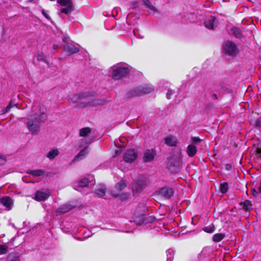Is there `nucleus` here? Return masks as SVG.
<instances>
[{
  "label": "nucleus",
  "mask_w": 261,
  "mask_h": 261,
  "mask_svg": "<svg viewBox=\"0 0 261 261\" xmlns=\"http://www.w3.org/2000/svg\"><path fill=\"white\" fill-rule=\"evenodd\" d=\"M51 195L49 190L38 191L36 192L35 199L38 201H45Z\"/></svg>",
  "instance_id": "obj_11"
},
{
  "label": "nucleus",
  "mask_w": 261,
  "mask_h": 261,
  "mask_svg": "<svg viewBox=\"0 0 261 261\" xmlns=\"http://www.w3.org/2000/svg\"><path fill=\"white\" fill-rule=\"evenodd\" d=\"M41 12H42V14H43V15L48 20H50V17H49V16L48 15V14L47 13L46 11L44 10V9H42V11H41Z\"/></svg>",
  "instance_id": "obj_40"
},
{
  "label": "nucleus",
  "mask_w": 261,
  "mask_h": 261,
  "mask_svg": "<svg viewBox=\"0 0 261 261\" xmlns=\"http://www.w3.org/2000/svg\"><path fill=\"white\" fill-rule=\"evenodd\" d=\"M7 261H20V259L16 254L11 253L7 257Z\"/></svg>",
  "instance_id": "obj_28"
},
{
  "label": "nucleus",
  "mask_w": 261,
  "mask_h": 261,
  "mask_svg": "<svg viewBox=\"0 0 261 261\" xmlns=\"http://www.w3.org/2000/svg\"><path fill=\"white\" fill-rule=\"evenodd\" d=\"M16 106V104H14L12 101H10L7 107L5 109L2 110L1 114H4L8 113L12 108Z\"/></svg>",
  "instance_id": "obj_29"
},
{
  "label": "nucleus",
  "mask_w": 261,
  "mask_h": 261,
  "mask_svg": "<svg viewBox=\"0 0 261 261\" xmlns=\"http://www.w3.org/2000/svg\"><path fill=\"white\" fill-rule=\"evenodd\" d=\"M27 173L34 176H41L44 174V171L42 169L29 170Z\"/></svg>",
  "instance_id": "obj_23"
},
{
  "label": "nucleus",
  "mask_w": 261,
  "mask_h": 261,
  "mask_svg": "<svg viewBox=\"0 0 261 261\" xmlns=\"http://www.w3.org/2000/svg\"><path fill=\"white\" fill-rule=\"evenodd\" d=\"M133 33L135 36L139 38H143V36L139 35V31L137 29H135L133 31Z\"/></svg>",
  "instance_id": "obj_39"
},
{
  "label": "nucleus",
  "mask_w": 261,
  "mask_h": 261,
  "mask_svg": "<svg viewBox=\"0 0 261 261\" xmlns=\"http://www.w3.org/2000/svg\"><path fill=\"white\" fill-rule=\"evenodd\" d=\"M134 221L138 225H141L144 223L145 215L143 214H141L138 216H135Z\"/></svg>",
  "instance_id": "obj_22"
},
{
  "label": "nucleus",
  "mask_w": 261,
  "mask_h": 261,
  "mask_svg": "<svg viewBox=\"0 0 261 261\" xmlns=\"http://www.w3.org/2000/svg\"><path fill=\"white\" fill-rule=\"evenodd\" d=\"M256 153L259 154L258 156L261 157V148L257 147L255 150Z\"/></svg>",
  "instance_id": "obj_46"
},
{
  "label": "nucleus",
  "mask_w": 261,
  "mask_h": 261,
  "mask_svg": "<svg viewBox=\"0 0 261 261\" xmlns=\"http://www.w3.org/2000/svg\"><path fill=\"white\" fill-rule=\"evenodd\" d=\"M134 181V182L132 186V190L134 193H139L142 191L147 184L146 178L142 175H139Z\"/></svg>",
  "instance_id": "obj_6"
},
{
  "label": "nucleus",
  "mask_w": 261,
  "mask_h": 261,
  "mask_svg": "<svg viewBox=\"0 0 261 261\" xmlns=\"http://www.w3.org/2000/svg\"><path fill=\"white\" fill-rule=\"evenodd\" d=\"M191 140L193 144H197L201 141V140L198 137H192Z\"/></svg>",
  "instance_id": "obj_37"
},
{
  "label": "nucleus",
  "mask_w": 261,
  "mask_h": 261,
  "mask_svg": "<svg viewBox=\"0 0 261 261\" xmlns=\"http://www.w3.org/2000/svg\"><path fill=\"white\" fill-rule=\"evenodd\" d=\"M255 126L258 127H261V119H257L255 122Z\"/></svg>",
  "instance_id": "obj_41"
},
{
  "label": "nucleus",
  "mask_w": 261,
  "mask_h": 261,
  "mask_svg": "<svg viewBox=\"0 0 261 261\" xmlns=\"http://www.w3.org/2000/svg\"><path fill=\"white\" fill-rule=\"evenodd\" d=\"M65 7L66 8H63L61 10V12L63 13L67 14L70 13L73 10L72 4Z\"/></svg>",
  "instance_id": "obj_31"
},
{
  "label": "nucleus",
  "mask_w": 261,
  "mask_h": 261,
  "mask_svg": "<svg viewBox=\"0 0 261 261\" xmlns=\"http://www.w3.org/2000/svg\"><path fill=\"white\" fill-rule=\"evenodd\" d=\"M120 150H117V151H116V154H118V153H120Z\"/></svg>",
  "instance_id": "obj_50"
},
{
  "label": "nucleus",
  "mask_w": 261,
  "mask_h": 261,
  "mask_svg": "<svg viewBox=\"0 0 261 261\" xmlns=\"http://www.w3.org/2000/svg\"><path fill=\"white\" fill-rule=\"evenodd\" d=\"M112 76L113 79L119 80L125 76L129 72V69L126 65L124 63H119L112 67Z\"/></svg>",
  "instance_id": "obj_3"
},
{
  "label": "nucleus",
  "mask_w": 261,
  "mask_h": 261,
  "mask_svg": "<svg viewBox=\"0 0 261 261\" xmlns=\"http://www.w3.org/2000/svg\"><path fill=\"white\" fill-rule=\"evenodd\" d=\"M106 189L105 185H99L97 186L95 192L97 195L100 196H103L105 195Z\"/></svg>",
  "instance_id": "obj_20"
},
{
  "label": "nucleus",
  "mask_w": 261,
  "mask_h": 261,
  "mask_svg": "<svg viewBox=\"0 0 261 261\" xmlns=\"http://www.w3.org/2000/svg\"><path fill=\"white\" fill-rule=\"evenodd\" d=\"M91 132V129L89 127L83 128L80 131V135L81 137H88Z\"/></svg>",
  "instance_id": "obj_25"
},
{
  "label": "nucleus",
  "mask_w": 261,
  "mask_h": 261,
  "mask_svg": "<svg viewBox=\"0 0 261 261\" xmlns=\"http://www.w3.org/2000/svg\"><path fill=\"white\" fill-rule=\"evenodd\" d=\"M223 53L227 56L228 55V41H225L222 48Z\"/></svg>",
  "instance_id": "obj_35"
},
{
  "label": "nucleus",
  "mask_w": 261,
  "mask_h": 261,
  "mask_svg": "<svg viewBox=\"0 0 261 261\" xmlns=\"http://www.w3.org/2000/svg\"><path fill=\"white\" fill-rule=\"evenodd\" d=\"M225 237V234L222 233H216L213 236V240L215 242H219Z\"/></svg>",
  "instance_id": "obj_26"
},
{
  "label": "nucleus",
  "mask_w": 261,
  "mask_h": 261,
  "mask_svg": "<svg viewBox=\"0 0 261 261\" xmlns=\"http://www.w3.org/2000/svg\"><path fill=\"white\" fill-rule=\"evenodd\" d=\"M232 241H233V240H231V242H232ZM233 245H234V243H233L232 242H231V243L229 242V246H233Z\"/></svg>",
  "instance_id": "obj_49"
},
{
  "label": "nucleus",
  "mask_w": 261,
  "mask_h": 261,
  "mask_svg": "<svg viewBox=\"0 0 261 261\" xmlns=\"http://www.w3.org/2000/svg\"><path fill=\"white\" fill-rule=\"evenodd\" d=\"M167 260L166 261H172L173 258V250L168 249L166 251Z\"/></svg>",
  "instance_id": "obj_36"
},
{
  "label": "nucleus",
  "mask_w": 261,
  "mask_h": 261,
  "mask_svg": "<svg viewBox=\"0 0 261 261\" xmlns=\"http://www.w3.org/2000/svg\"><path fill=\"white\" fill-rule=\"evenodd\" d=\"M213 96L215 98H216V97H217L216 94H213Z\"/></svg>",
  "instance_id": "obj_52"
},
{
  "label": "nucleus",
  "mask_w": 261,
  "mask_h": 261,
  "mask_svg": "<svg viewBox=\"0 0 261 261\" xmlns=\"http://www.w3.org/2000/svg\"><path fill=\"white\" fill-rule=\"evenodd\" d=\"M226 169H228V165H226Z\"/></svg>",
  "instance_id": "obj_53"
},
{
  "label": "nucleus",
  "mask_w": 261,
  "mask_h": 261,
  "mask_svg": "<svg viewBox=\"0 0 261 261\" xmlns=\"http://www.w3.org/2000/svg\"><path fill=\"white\" fill-rule=\"evenodd\" d=\"M90 142H91V141H90V140H89V141H87V140H86V143L87 144H88V143H90Z\"/></svg>",
  "instance_id": "obj_51"
},
{
  "label": "nucleus",
  "mask_w": 261,
  "mask_h": 261,
  "mask_svg": "<svg viewBox=\"0 0 261 261\" xmlns=\"http://www.w3.org/2000/svg\"><path fill=\"white\" fill-rule=\"evenodd\" d=\"M6 159L3 156H0V166L4 165L6 163Z\"/></svg>",
  "instance_id": "obj_43"
},
{
  "label": "nucleus",
  "mask_w": 261,
  "mask_h": 261,
  "mask_svg": "<svg viewBox=\"0 0 261 261\" xmlns=\"http://www.w3.org/2000/svg\"><path fill=\"white\" fill-rule=\"evenodd\" d=\"M172 94V91L171 90H168L167 94H166V97L167 99H170L171 98V95Z\"/></svg>",
  "instance_id": "obj_44"
},
{
  "label": "nucleus",
  "mask_w": 261,
  "mask_h": 261,
  "mask_svg": "<svg viewBox=\"0 0 261 261\" xmlns=\"http://www.w3.org/2000/svg\"><path fill=\"white\" fill-rule=\"evenodd\" d=\"M244 28L242 26H233L230 30V35L235 38L241 40L244 38Z\"/></svg>",
  "instance_id": "obj_8"
},
{
  "label": "nucleus",
  "mask_w": 261,
  "mask_h": 261,
  "mask_svg": "<svg viewBox=\"0 0 261 261\" xmlns=\"http://www.w3.org/2000/svg\"><path fill=\"white\" fill-rule=\"evenodd\" d=\"M251 194L254 197L258 196V192H257L254 188L251 189Z\"/></svg>",
  "instance_id": "obj_42"
},
{
  "label": "nucleus",
  "mask_w": 261,
  "mask_h": 261,
  "mask_svg": "<svg viewBox=\"0 0 261 261\" xmlns=\"http://www.w3.org/2000/svg\"><path fill=\"white\" fill-rule=\"evenodd\" d=\"M215 228L213 224H211L209 226L204 227L203 230L207 233H212L215 231Z\"/></svg>",
  "instance_id": "obj_30"
},
{
  "label": "nucleus",
  "mask_w": 261,
  "mask_h": 261,
  "mask_svg": "<svg viewBox=\"0 0 261 261\" xmlns=\"http://www.w3.org/2000/svg\"><path fill=\"white\" fill-rule=\"evenodd\" d=\"M37 59L38 61H44V57L43 55H38L36 56Z\"/></svg>",
  "instance_id": "obj_45"
},
{
  "label": "nucleus",
  "mask_w": 261,
  "mask_h": 261,
  "mask_svg": "<svg viewBox=\"0 0 261 261\" xmlns=\"http://www.w3.org/2000/svg\"><path fill=\"white\" fill-rule=\"evenodd\" d=\"M156 194L161 197L169 199L173 196L174 190L172 188L164 187L156 191Z\"/></svg>",
  "instance_id": "obj_7"
},
{
  "label": "nucleus",
  "mask_w": 261,
  "mask_h": 261,
  "mask_svg": "<svg viewBox=\"0 0 261 261\" xmlns=\"http://www.w3.org/2000/svg\"><path fill=\"white\" fill-rule=\"evenodd\" d=\"M260 96H261V93H260Z\"/></svg>",
  "instance_id": "obj_54"
},
{
  "label": "nucleus",
  "mask_w": 261,
  "mask_h": 261,
  "mask_svg": "<svg viewBox=\"0 0 261 261\" xmlns=\"http://www.w3.org/2000/svg\"><path fill=\"white\" fill-rule=\"evenodd\" d=\"M240 54V50L238 45L232 41H229V57L236 58Z\"/></svg>",
  "instance_id": "obj_10"
},
{
  "label": "nucleus",
  "mask_w": 261,
  "mask_h": 261,
  "mask_svg": "<svg viewBox=\"0 0 261 261\" xmlns=\"http://www.w3.org/2000/svg\"><path fill=\"white\" fill-rule=\"evenodd\" d=\"M0 205H3L6 210L9 211L12 208L13 201L9 197H4L0 199Z\"/></svg>",
  "instance_id": "obj_14"
},
{
  "label": "nucleus",
  "mask_w": 261,
  "mask_h": 261,
  "mask_svg": "<svg viewBox=\"0 0 261 261\" xmlns=\"http://www.w3.org/2000/svg\"><path fill=\"white\" fill-rule=\"evenodd\" d=\"M73 208V206L69 203H66L59 207L56 211L57 215H60L65 214Z\"/></svg>",
  "instance_id": "obj_15"
},
{
  "label": "nucleus",
  "mask_w": 261,
  "mask_h": 261,
  "mask_svg": "<svg viewBox=\"0 0 261 261\" xmlns=\"http://www.w3.org/2000/svg\"><path fill=\"white\" fill-rule=\"evenodd\" d=\"M137 152L133 149H129L124 153L123 159L126 162L132 163L137 159Z\"/></svg>",
  "instance_id": "obj_9"
},
{
  "label": "nucleus",
  "mask_w": 261,
  "mask_h": 261,
  "mask_svg": "<svg viewBox=\"0 0 261 261\" xmlns=\"http://www.w3.org/2000/svg\"><path fill=\"white\" fill-rule=\"evenodd\" d=\"M153 90V89L148 86H139L134 88L127 94L128 97L140 96L144 94H149Z\"/></svg>",
  "instance_id": "obj_5"
},
{
  "label": "nucleus",
  "mask_w": 261,
  "mask_h": 261,
  "mask_svg": "<svg viewBox=\"0 0 261 261\" xmlns=\"http://www.w3.org/2000/svg\"><path fill=\"white\" fill-rule=\"evenodd\" d=\"M165 143L170 146H175L177 143V140L175 137L170 135L165 139Z\"/></svg>",
  "instance_id": "obj_19"
},
{
  "label": "nucleus",
  "mask_w": 261,
  "mask_h": 261,
  "mask_svg": "<svg viewBox=\"0 0 261 261\" xmlns=\"http://www.w3.org/2000/svg\"><path fill=\"white\" fill-rule=\"evenodd\" d=\"M228 188V185L227 182H224L220 185V190L223 193L227 192Z\"/></svg>",
  "instance_id": "obj_32"
},
{
  "label": "nucleus",
  "mask_w": 261,
  "mask_h": 261,
  "mask_svg": "<svg viewBox=\"0 0 261 261\" xmlns=\"http://www.w3.org/2000/svg\"><path fill=\"white\" fill-rule=\"evenodd\" d=\"M145 4L146 6L150 10L155 11V8L151 5V3L149 1L147 0L145 1Z\"/></svg>",
  "instance_id": "obj_38"
},
{
  "label": "nucleus",
  "mask_w": 261,
  "mask_h": 261,
  "mask_svg": "<svg viewBox=\"0 0 261 261\" xmlns=\"http://www.w3.org/2000/svg\"><path fill=\"white\" fill-rule=\"evenodd\" d=\"M8 250V246L6 245H0V255L5 254Z\"/></svg>",
  "instance_id": "obj_33"
},
{
  "label": "nucleus",
  "mask_w": 261,
  "mask_h": 261,
  "mask_svg": "<svg viewBox=\"0 0 261 261\" xmlns=\"http://www.w3.org/2000/svg\"><path fill=\"white\" fill-rule=\"evenodd\" d=\"M258 192L261 193V185L259 186V187L258 188Z\"/></svg>",
  "instance_id": "obj_48"
},
{
  "label": "nucleus",
  "mask_w": 261,
  "mask_h": 261,
  "mask_svg": "<svg viewBox=\"0 0 261 261\" xmlns=\"http://www.w3.org/2000/svg\"><path fill=\"white\" fill-rule=\"evenodd\" d=\"M241 204L242 205V208L245 211H249L252 207V203L250 200H246L244 202H242Z\"/></svg>",
  "instance_id": "obj_24"
},
{
  "label": "nucleus",
  "mask_w": 261,
  "mask_h": 261,
  "mask_svg": "<svg viewBox=\"0 0 261 261\" xmlns=\"http://www.w3.org/2000/svg\"><path fill=\"white\" fill-rule=\"evenodd\" d=\"M64 50L68 53L69 55H72L79 51V49L72 44L64 46Z\"/></svg>",
  "instance_id": "obj_16"
},
{
  "label": "nucleus",
  "mask_w": 261,
  "mask_h": 261,
  "mask_svg": "<svg viewBox=\"0 0 261 261\" xmlns=\"http://www.w3.org/2000/svg\"><path fill=\"white\" fill-rule=\"evenodd\" d=\"M155 153V150L153 149L145 150L143 154V161L144 162L152 161L154 158Z\"/></svg>",
  "instance_id": "obj_12"
},
{
  "label": "nucleus",
  "mask_w": 261,
  "mask_h": 261,
  "mask_svg": "<svg viewBox=\"0 0 261 261\" xmlns=\"http://www.w3.org/2000/svg\"><path fill=\"white\" fill-rule=\"evenodd\" d=\"M53 48L54 49H57V48H58V46L57 45L55 44L53 45Z\"/></svg>",
  "instance_id": "obj_47"
},
{
  "label": "nucleus",
  "mask_w": 261,
  "mask_h": 261,
  "mask_svg": "<svg viewBox=\"0 0 261 261\" xmlns=\"http://www.w3.org/2000/svg\"><path fill=\"white\" fill-rule=\"evenodd\" d=\"M47 119L46 109L38 103L34 104L26 121L27 127L32 135H37L40 130V124Z\"/></svg>",
  "instance_id": "obj_1"
},
{
  "label": "nucleus",
  "mask_w": 261,
  "mask_h": 261,
  "mask_svg": "<svg viewBox=\"0 0 261 261\" xmlns=\"http://www.w3.org/2000/svg\"><path fill=\"white\" fill-rule=\"evenodd\" d=\"M69 102L75 103L77 107H85L88 106L96 107L102 105L106 102L105 99H95L91 100L90 97L86 94H75L71 96L69 98Z\"/></svg>",
  "instance_id": "obj_2"
},
{
  "label": "nucleus",
  "mask_w": 261,
  "mask_h": 261,
  "mask_svg": "<svg viewBox=\"0 0 261 261\" xmlns=\"http://www.w3.org/2000/svg\"><path fill=\"white\" fill-rule=\"evenodd\" d=\"M88 147H86L84 148L75 156L72 161L75 162L84 159L88 153Z\"/></svg>",
  "instance_id": "obj_17"
},
{
  "label": "nucleus",
  "mask_w": 261,
  "mask_h": 261,
  "mask_svg": "<svg viewBox=\"0 0 261 261\" xmlns=\"http://www.w3.org/2000/svg\"><path fill=\"white\" fill-rule=\"evenodd\" d=\"M58 3L65 7L72 5L71 0H58Z\"/></svg>",
  "instance_id": "obj_34"
},
{
  "label": "nucleus",
  "mask_w": 261,
  "mask_h": 261,
  "mask_svg": "<svg viewBox=\"0 0 261 261\" xmlns=\"http://www.w3.org/2000/svg\"><path fill=\"white\" fill-rule=\"evenodd\" d=\"M89 180L87 178H84L77 182V186L79 187H85L88 186Z\"/></svg>",
  "instance_id": "obj_27"
},
{
  "label": "nucleus",
  "mask_w": 261,
  "mask_h": 261,
  "mask_svg": "<svg viewBox=\"0 0 261 261\" xmlns=\"http://www.w3.org/2000/svg\"><path fill=\"white\" fill-rule=\"evenodd\" d=\"M197 152V147L195 146L194 144H191L188 146L187 149V153L189 156H194L196 154Z\"/></svg>",
  "instance_id": "obj_18"
},
{
  "label": "nucleus",
  "mask_w": 261,
  "mask_h": 261,
  "mask_svg": "<svg viewBox=\"0 0 261 261\" xmlns=\"http://www.w3.org/2000/svg\"><path fill=\"white\" fill-rule=\"evenodd\" d=\"M217 20L214 16H210L206 18L204 22L205 26L210 30H214L217 26Z\"/></svg>",
  "instance_id": "obj_13"
},
{
  "label": "nucleus",
  "mask_w": 261,
  "mask_h": 261,
  "mask_svg": "<svg viewBox=\"0 0 261 261\" xmlns=\"http://www.w3.org/2000/svg\"><path fill=\"white\" fill-rule=\"evenodd\" d=\"M59 154L58 149L55 148L50 150L46 154V157L50 160L54 159Z\"/></svg>",
  "instance_id": "obj_21"
},
{
  "label": "nucleus",
  "mask_w": 261,
  "mask_h": 261,
  "mask_svg": "<svg viewBox=\"0 0 261 261\" xmlns=\"http://www.w3.org/2000/svg\"><path fill=\"white\" fill-rule=\"evenodd\" d=\"M126 186V184L124 180H122L116 184L114 188L111 192V194L115 197H120L122 199L128 198L129 194L127 193L122 194L121 191L123 190Z\"/></svg>",
  "instance_id": "obj_4"
}]
</instances>
